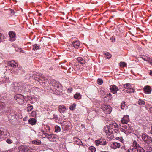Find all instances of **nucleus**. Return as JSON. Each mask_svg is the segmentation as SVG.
I'll use <instances>...</instances> for the list:
<instances>
[{"instance_id":"1","label":"nucleus","mask_w":152,"mask_h":152,"mask_svg":"<svg viewBox=\"0 0 152 152\" xmlns=\"http://www.w3.org/2000/svg\"><path fill=\"white\" fill-rule=\"evenodd\" d=\"M118 125L113 121L110 122L109 125L106 127H104V132H105L107 135H110V134L113 133V129L117 127Z\"/></svg>"},{"instance_id":"2","label":"nucleus","mask_w":152,"mask_h":152,"mask_svg":"<svg viewBox=\"0 0 152 152\" xmlns=\"http://www.w3.org/2000/svg\"><path fill=\"white\" fill-rule=\"evenodd\" d=\"M9 109L4 103L2 102L0 103V113L2 115L8 112Z\"/></svg>"},{"instance_id":"3","label":"nucleus","mask_w":152,"mask_h":152,"mask_svg":"<svg viewBox=\"0 0 152 152\" xmlns=\"http://www.w3.org/2000/svg\"><path fill=\"white\" fill-rule=\"evenodd\" d=\"M43 135H45V137L47 138L51 142H55L56 141V139L57 138L58 136L53 134H49L47 133H44Z\"/></svg>"},{"instance_id":"4","label":"nucleus","mask_w":152,"mask_h":152,"mask_svg":"<svg viewBox=\"0 0 152 152\" xmlns=\"http://www.w3.org/2000/svg\"><path fill=\"white\" fill-rule=\"evenodd\" d=\"M101 108L106 114L110 113L112 111L111 107L105 104H102L101 105Z\"/></svg>"},{"instance_id":"5","label":"nucleus","mask_w":152,"mask_h":152,"mask_svg":"<svg viewBox=\"0 0 152 152\" xmlns=\"http://www.w3.org/2000/svg\"><path fill=\"white\" fill-rule=\"evenodd\" d=\"M142 139L146 143V144H150L152 142L151 137L146 134H143L142 135Z\"/></svg>"},{"instance_id":"6","label":"nucleus","mask_w":152,"mask_h":152,"mask_svg":"<svg viewBox=\"0 0 152 152\" xmlns=\"http://www.w3.org/2000/svg\"><path fill=\"white\" fill-rule=\"evenodd\" d=\"M18 149L20 151L23 152H30L31 150L33 151V149L30 147L26 145H21L19 146Z\"/></svg>"},{"instance_id":"7","label":"nucleus","mask_w":152,"mask_h":152,"mask_svg":"<svg viewBox=\"0 0 152 152\" xmlns=\"http://www.w3.org/2000/svg\"><path fill=\"white\" fill-rule=\"evenodd\" d=\"M96 145L98 146L99 145H105L107 144V142L106 140L103 139H100L99 140H96L95 141Z\"/></svg>"},{"instance_id":"8","label":"nucleus","mask_w":152,"mask_h":152,"mask_svg":"<svg viewBox=\"0 0 152 152\" xmlns=\"http://www.w3.org/2000/svg\"><path fill=\"white\" fill-rule=\"evenodd\" d=\"M144 147V150L146 152H151L152 151V145L151 144H145Z\"/></svg>"},{"instance_id":"9","label":"nucleus","mask_w":152,"mask_h":152,"mask_svg":"<svg viewBox=\"0 0 152 152\" xmlns=\"http://www.w3.org/2000/svg\"><path fill=\"white\" fill-rule=\"evenodd\" d=\"M110 89L113 94L116 93L117 91L119 90L118 87L114 85H111L110 86Z\"/></svg>"},{"instance_id":"10","label":"nucleus","mask_w":152,"mask_h":152,"mask_svg":"<svg viewBox=\"0 0 152 152\" xmlns=\"http://www.w3.org/2000/svg\"><path fill=\"white\" fill-rule=\"evenodd\" d=\"M9 35L10 38L9 40L11 41H13L15 40V34L12 31H10L9 33Z\"/></svg>"},{"instance_id":"11","label":"nucleus","mask_w":152,"mask_h":152,"mask_svg":"<svg viewBox=\"0 0 152 152\" xmlns=\"http://www.w3.org/2000/svg\"><path fill=\"white\" fill-rule=\"evenodd\" d=\"M111 147L112 148L115 149L117 148H119L121 146L119 143L116 142H113L111 145Z\"/></svg>"},{"instance_id":"12","label":"nucleus","mask_w":152,"mask_h":152,"mask_svg":"<svg viewBox=\"0 0 152 152\" xmlns=\"http://www.w3.org/2000/svg\"><path fill=\"white\" fill-rule=\"evenodd\" d=\"M73 141L76 144L79 145H82V142L79 138L76 137H75L73 138Z\"/></svg>"},{"instance_id":"13","label":"nucleus","mask_w":152,"mask_h":152,"mask_svg":"<svg viewBox=\"0 0 152 152\" xmlns=\"http://www.w3.org/2000/svg\"><path fill=\"white\" fill-rule=\"evenodd\" d=\"M70 124V123L69 121H63L61 123L62 128H64L65 127L66 128V129L69 127Z\"/></svg>"},{"instance_id":"14","label":"nucleus","mask_w":152,"mask_h":152,"mask_svg":"<svg viewBox=\"0 0 152 152\" xmlns=\"http://www.w3.org/2000/svg\"><path fill=\"white\" fill-rule=\"evenodd\" d=\"M17 64L14 60L9 61L8 63V65L12 67L15 68L17 65L15 64Z\"/></svg>"},{"instance_id":"15","label":"nucleus","mask_w":152,"mask_h":152,"mask_svg":"<svg viewBox=\"0 0 152 152\" xmlns=\"http://www.w3.org/2000/svg\"><path fill=\"white\" fill-rule=\"evenodd\" d=\"M129 117L128 115H126L124 116L121 120L122 123L123 124H126L129 121Z\"/></svg>"},{"instance_id":"16","label":"nucleus","mask_w":152,"mask_h":152,"mask_svg":"<svg viewBox=\"0 0 152 152\" xmlns=\"http://www.w3.org/2000/svg\"><path fill=\"white\" fill-rule=\"evenodd\" d=\"M22 87L23 88L24 90L26 91L30 90V86H29L28 83H25L22 85Z\"/></svg>"},{"instance_id":"17","label":"nucleus","mask_w":152,"mask_h":152,"mask_svg":"<svg viewBox=\"0 0 152 152\" xmlns=\"http://www.w3.org/2000/svg\"><path fill=\"white\" fill-rule=\"evenodd\" d=\"M144 91L146 93L150 94L151 92V88L149 86H146L144 87Z\"/></svg>"},{"instance_id":"18","label":"nucleus","mask_w":152,"mask_h":152,"mask_svg":"<svg viewBox=\"0 0 152 152\" xmlns=\"http://www.w3.org/2000/svg\"><path fill=\"white\" fill-rule=\"evenodd\" d=\"M73 46L76 49H77L80 45L79 41L78 40L72 43Z\"/></svg>"},{"instance_id":"19","label":"nucleus","mask_w":152,"mask_h":152,"mask_svg":"<svg viewBox=\"0 0 152 152\" xmlns=\"http://www.w3.org/2000/svg\"><path fill=\"white\" fill-rule=\"evenodd\" d=\"M36 122V120L34 118H31L28 120V123L32 125H35Z\"/></svg>"},{"instance_id":"20","label":"nucleus","mask_w":152,"mask_h":152,"mask_svg":"<svg viewBox=\"0 0 152 152\" xmlns=\"http://www.w3.org/2000/svg\"><path fill=\"white\" fill-rule=\"evenodd\" d=\"M36 75H37V76L39 77V78H38V79L37 80V79H35V80H37L40 83H41V81H42V80H41L40 79H41V78H42L43 79H44V76L42 75V74H40L39 73H37L36 74Z\"/></svg>"},{"instance_id":"21","label":"nucleus","mask_w":152,"mask_h":152,"mask_svg":"<svg viewBox=\"0 0 152 152\" xmlns=\"http://www.w3.org/2000/svg\"><path fill=\"white\" fill-rule=\"evenodd\" d=\"M121 130L126 134H128L131 132V130L129 128V126L128 127V129H124L123 128H121Z\"/></svg>"},{"instance_id":"22","label":"nucleus","mask_w":152,"mask_h":152,"mask_svg":"<svg viewBox=\"0 0 152 152\" xmlns=\"http://www.w3.org/2000/svg\"><path fill=\"white\" fill-rule=\"evenodd\" d=\"M14 98L16 100L17 99H21L23 100V99L25 98L23 95L21 94H17L15 96Z\"/></svg>"},{"instance_id":"23","label":"nucleus","mask_w":152,"mask_h":152,"mask_svg":"<svg viewBox=\"0 0 152 152\" xmlns=\"http://www.w3.org/2000/svg\"><path fill=\"white\" fill-rule=\"evenodd\" d=\"M77 60L80 63L82 64H84L86 63L85 60L81 57H78L77 58Z\"/></svg>"},{"instance_id":"24","label":"nucleus","mask_w":152,"mask_h":152,"mask_svg":"<svg viewBox=\"0 0 152 152\" xmlns=\"http://www.w3.org/2000/svg\"><path fill=\"white\" fill-rule=\"evenodd\" d=\"M132 147L134 148L137 149L138 148L140 147L139 144H138L137 142L135 141H133L132 144Z\"/></svg>"},{"instance_id":"25","label":"nucleus","mask_w":152,"mask_h":152,"mask_svg":"<svg viewBox=\"0 0 152 152\" xmlns=\"http://www.w3.org/2000/svg\"><path fill=\"white\" fill-rule=\"evenodd\" d=\"M32 143L35 145H39L41 144V142L40 140L36 139L33 140Z\"/></svg>"},{"instance_id":"26","label":"nucleus","mask_w":152,"mask_h":152,"mask_svg":"<svg viewBox=\"0 0 152 152\" xmlns=\"http://www.w3.org/2000/svg\"><path fill=\"white\" fill-rule=\"evenodd\" d=\"M123 88H124V89H131V84L130 83H126L125 84L123 85Z\"/></svg>"},{"instance_id":"27","label":"nucleus","mask_w":152,"mask_h":152,"mask_svg":"<svg viewBox=\"0 0 152 152\" xmlns=\"http://www.w3.org/2000/svg\"><path fill=\"white\" fill-rule=\"evenodd\" d=\"M66 109V108L64 106L60 105L59 106L58 110L59 112L61 113L63 112Z\"/></svg>"},{"instance_id":"28","label":"nucleus","mask_w":152,"mask_h":152,"mask_svg":"<svg viewBox=\"0 0 152 152\" xmlns=\"http://www.w3.org/2000/svg\"><path fill=\"white\" fill-rule=\"evenodd\" d=\"M32 50H37L38 49H40V47L38 45L35 44L32 45Z\"/></svg>"},{"instance_id":"29","label":"nucleus","mask_w":152,"mask_h":152,"mask_svg":"<svg viewBox=\"0 0 152 152\" xmlns=\"http://www.w3.org/2000/svg\"><path fill=\"white\" fill-rule=\"evenodd\" d=\"M51 85L52 86H53L55 87L58 88L59 86V85L58 83L55 81L54 80H53L52 81L51 83Z\"/></svg>"},{"instance_id":"30","label":"nucleus","mask_w":152,"mask_h":152,"mask_svg":"<svg viewBox=\"0 0 152 152\" xmlns=\"http://www.w3.org/2000/svg\"><path fill=\"white\" fill-rule=\"evenodd\" d=\"M7 135V131L4 129H2L0 130V136H5Z\"/></svg>"},{"instance_id":"31","label":"nucleus","mask_w":152,"mask_h":152,"mask_svg":"<svg viewBox=\"0 0 152 152\" xmlns=\"http://www.w3.org/2000/svg\"><path fill=\"white\" fill-rule=\"evenodd\" d=\"M141 58L145 61H150V58L146 56L143 55L141 57Z\"/></svg>"},{"instance_id":"32","label":"nucleus","mask_w":152,"mask_h":152,"mask_svg":"<svg viewBox=\"0 0 152 152\" xmlns=\"http://www.w3.org/2000/svg\"><path fill=\"white\" fill-rule=\"evenodd\" d=\"M74 98L77 99H79L81 98V96L79 93H76L74 96Z\"/></svg>"},{"instance_id":"33","label":"nucleus","mask_w":152,"mask_h":152,"mask_svg":"<svg viewBox=\"0 0 152 152\" xmlns=\"http://www.w3.org/2000/svg\"><path fill=\"white\" fill-rule=\"evenodd\" d=\"M90 152H95L96 151V148L93 146H90L88 148Z\"/></svg>"},{"instance_id":"34","label":"nucleus","mask_w":152,"mask_h":152,"mask_svg":"<svg viewBox=\"0 0 152 152\" xmlns=\"http://www.w3.org/2000/svg\"><path fill=\"white\" fill-rule=\"evenodd\" d=\"M28 107H27V111L28 112L30 111H31L33 109V107L32 105H31L30 104H28L27 105Z\"/></svg>"},{"instance_id":"35","label":"nucleus","mask_w":152,"mask_h":152,"mask_svg":"<svg viewBox=\"0 0 152 152\" xmlns=\"http://www.w3.org/2000/svg\"><path fill=\"white\" fill-rule=\"evenodd\" d=\"M138 103L140 105H143L145 104V102L144 100H142L141 99H140L138 100Z\"/></svg>"},{"instance_id":"36","label":"nucleus","mask_w":152,"mask_h":152,"mask_svg":"<svg viewBox=\"0 0 152 152\" xmlns=\"http://www.w3.org/2000/svg\"><path fill=\"white\" fill-rule=\"evenodd\" d=\"M55 131L56 132H58L61 131V128L59 126H58L56 125L55 126Z\"/></svg>"},{"instance_id":"37","label":"nucleus","mask_w":152,"mask_h":152,"mask_svg":"<svg viewBox=\"0 0 152 152\" xmlns=\"http://www.w3.org/2000/svg\"><path fill=\"white\" fill-rule=\"evenodd\" d=\"M136 152H145V150L142 147H140L137 149Z\"/></svg>"},{"instance_id":"38","label":"nucleus","mask_w":152,"mask_h":152,"mask_svg":"<svg viewBox=\"0 0 152 152\" xmlns=\"http://www.w3.org/2000/svg\"><path fill=\"white\" fill-rule=\"evenodd\" d=\"M120 65L121 67H124L127 66V64L124 62H121L120 63Z\"/></svg>"},{"instance_id":"39","label":"nucleus","mask_w":152,"mask_h":152,"mask_svg":"<svg viewBox=\"0 0 152 152\" xmlns=\"http://www.w3.org/2000/svg\"><path fill=\"white\" fill-rule=\"evenodd\" d=\"M76 106V104L74 103L69 108L71 110H73L75 108Z\"/></svg>"},{"instance_id":"40","label":"nucleus","mask_w":152,"mask_h":152,"mask_svg":"<svg viewBox=\"0 0 152 152\" xmlns=\"http://www.w3.org/2000/svg\"><path fill=\"white\" fill-rule=\"evenodd\" d=\"M137 149L134 148H130L128 149V152H136Z\"/></svg>"},{"instance_id":"41","label":"nucleus","mask_w":152,"mask_h":152,"mask_svg":"<svg viewBox=\"0 0 152 152\" xmlns=\"http://www.w3.org/2000/svg\"><path fill=\"white\" fill-rule=\"evenodd\" d=\"M4 38V35L0 33V42L2 41Z\"/></svg>"},{"instance_id":"42","label":"nucleus","mask_w":152,"mask_h":152,"mask_svg":"<svg viewBox=\"0 0 152 152\" xmlns=\"http://www.w3.org/2000/svg\"><path fill=\"white\" fill-rule=\"evenodd\" d=\"M104 54L106 56V57L107 58H110L111 57L110 56V54L108 53H104Z\"/></svg>"},{"instance_id":"43","label":"nucleus","mask_w":152,"mask_h":152,"mask_svg":"<svg viewBox=\"0 0 152 152\" xmlns=\"http://www.w3.org/2000/svg\"><path fill=\"white\" fill-rule=\"evenodd\" d=\"M98 83L99 85H101L103 83V80L100 79H98L97 80Z\"/></svg>"},{"instance_id":"44","label":"nucleus","mask_w":152,"mask_h":152,"mask_svg":"<svg viewBox=\"0 0 152 152\" xmlns=\"http://www.w3.org/2000/svg\"><path fill=\"white\" fill-rule=\"evenodd\" d=\"M131 90H126V91L127 92V93H134V89H133V88H131V89H130Z\"/></svg>"},{"instance_id":"45","label":"nucleus","mask_w":152,"mask_h":152,"mask_svg":"<svg viewBox=\"0 0 152 152\" xmlns=\"http://www.w3.org/2000/svg\"><path fill=\"white\" fill-rule=\"evenodd\" d=\"M125 102H123V103H122L121 106V108L122 109H123L125 107Z\"/></svg>"},{"instance_id":"46","label":"nucleus","mask_w":152,"mask_h":152,"mask_svg":"<svg viewBox=\"0 0 152 152\" xmlns=\"http://www.w3.org/2000/svg\"><path fill=\"white\" fill-rule=\"evenodd\" d=\"M6 142L8 144H11L12 143V140L10 139H7L6 140Z\"/></svg>"},{"instance_id":"47","label":"nucleus","mask_w":152,"mask_h":152,"mask_svg":"<svg viewBox=\"0 0 152 152\" xmlns=\"http://www.w3.org/2000/svg\"><path fill=\"white\" fill-rule=\"evenodd\" d=\"M110 40L113 42L115 41V38L114 37H112L110 38Z\"/></svg>"},{"instance_id":"48","label":"nucleus","mask_w":152,"mask_h":152,"mask_svg":"<svg viewBox=\"0 0 152 152\" xmlns=\"http://www.w3.org/2000/svg\"><path fill=\"white\" fill-rule=\"evenodd\" d=\"M31 115L33 117H34L36 115V113L35 111H32L31 113Z\"/></svg>"},{"instance_id":"49","label":"nucleus","mask_w":152,"mask_h":152,"mask_svg":"<svg viewBox=\"0 0 152 152\" xmlns=\"http://www.w3.org/2000/svg\"><path fill=\"white\" fill-rule=\"evenodd\" d=\"M72 90V88H69L67 90V92H71Z\"/></svg>"},{"instance_id":"50","label":"nucleus","mask_w":152,"mask_h":152,"mask_svg":"<svg viewBox=\"0 0 152 152\" xmlns=\"http://www.w3.org/2000/svg\"><path fill=\"white\" fill-rule=\"evenodd\" d=\"M149 111H150V113H152V107H150Z\"/></svg>"},{"instance_id":"51","label":"nucleus","mask_w":152,"mask_h":152,"mask_svg":"<svg viewBox=\"0 0 152 152\" xmlns=\"http://www.w3.org/2000/svg\"><path fill=\"white\" fill-rule=\"evenodd\" d=\"M113 134H114V133H116L117 131L118 130L116 129H113Z\"/></svg>"},{"instance_id":"52","label":"nucleus","mask_w":152,"mask_h":152,"mask_svg":"<svg viewBox=\"0 0 152 152\" xmlns=\"http://www.w3.org/2000/svg\"><path fill=\"white\" fill-rule=\"evenodd\" d=\"M148 62H149L150 64L152 65V59H151L150 58V61H148Z\"/></svg>"},{"instance_id":"53","label":"nucleus","mask_w":152,"mask_h":152,"mask_svg":"<svg viewBox=\"0 0 152 152\" xmlns=\"http://www.w3.org/2000/svg\"><path fill=\"white\" fill-rule=\"evenodd\" d=\"M11 13H12V14H14V11L13 10H11Z\"/></svg>"},{"instance_id":"54","label":"nucleus","mask_w":152,"mask_h":152,"mask_svg":"<svg viewBox=\"0 0 152 152\" xmlns=\"http://www.w3.org/2000/svg\"><path fill=\"white\" fill-rule=\"evenodd\" d=\"M118 139L119 140H123V139L121 137H118Z\"/></svg>"},{"instance_id":"55","label":"nucleus","mask_w":152,"mask_h":152,"mask_svg":"<svg viewBox=\"0 0 152 152\" xmlns=\"http://www.w3.org/2000/svg\"><path fill=\"white\" fill-rule=\"evenodd\" d=\"M149 74L150 75L152 76V71H150Z\"/></svg>"},{"instance_id":"56","label":"nucleus","mask_w":152,"mask_h":152,"mask_svg":"<svg viewBox=\"0 0 152 152\" xmlns=\"http://www.w3.org/2000/svg\"><path fill=\"white\" fill-rule=\"evenodd\" d=\"M126 127H125V128L126 129H127V126H125Z\"/></svg>"},{"instance_id":"57","label":"nucleus","mask_w":152,"mask_h":152,"mask_svg":"<svg viewBox=\"0 0 152 152\" xmlns=\"http://www.w3.org/2000/svg\"><path fill=\"white\" fill-rule=\"evenodd\" d=\"M38 15H40H40H41V14L40 13H39V14H38Z\"/></svg>"},{"instance_id":"58","label":"nucleus","mask_w":152,"mask_h":152,"mask_svg":"<svg viewBox=\"0 0 152 152\" xmlns=\"http://www.w3.org/2000/svg\"><path fill=\"white\" fill-rule=\"evenodd\" d=\"M101 152H107V151H101Z\"/></svg>"},{"instance_id":"59","label":"nucleus","mask_w":152,"mask_h":152,"mask_svg":"<svg viewBox=\"0 0 152 152\" xmlns=\"http://www.w3.org/2000/svg\"><path fill=\"white\" fill-rule=\"evenodd\" d=\"M126 125H127L128 126H129L128 125V124H126Z\"/></svg>"},{"instance_id":"60","label":"nucleus","mask_w":152,"mask_h":152,"mask_svg":"<svg viewBox=\"0 0 152 152\" xmlns=\"http://www.w3.org/2000/svg\"><path fill=\"white\" fill-rule=\"evenodd\" d=\"M25 120V119H23V120L24 121Z\"/></svg>"},{"instance_id":"61","label":"nucleus","mask_w":152,"mask_h":152,"mask_svg":"<svg viewBox=\"0 0 152 152\" xmlns=\"http://www.w3.org/2000/svg\"><path fill=\"white\" fill-rule=\"evenodd\" d=\"M25 120V119H23V120L24 121Z\"/></svg>"},{"instance_id":"62","label":"nucleus","mask_w":152,"mask_h":152,"mask_svg":"<svg viewBox=\"0 0 152 152\" xmlns=\"http://www.w3.org/2000/svg\"><path fill=\"white\" fill-rule=\"evenodd\" d=\"M151 1H152V0H151Z\"/></svg>"}]
</instances>
